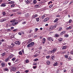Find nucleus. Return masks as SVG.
<instances>
[{
    "instance_id": "1",
    "label": "nucleus",
    "mask_w": 73,
    "mask_h": 73,
    "mask_svg": "<svg viewBox=\"0 0 73 73\" xmlns=\"http://www.w3.org/2000/svg\"><path fill=\"white\" fill-rule=\"evenodd\" d=\"M10 69L11 70L13 71V72H15V71H16V68L15 66H11L10 67Z\"/></svg>"
},
{
    "instance_id": "2",
    "label": "nucleus",
    "mask_w": 73,
    "mask_h": 73,
    "mask_svg": "<svg viewBox=\"0 0 73 73\" xmlns=\"http://www.w3.org/2000/svg\"><path fill=\"white\" fill-rule=\"evenodd\" d=\"M56 50H57V48H54L52 50L50 51V53H54Z\"/></svg>"
},
{
    "instance_id": "3",
    "label": "nucleus",
    "mask_w": 73,
    "mask_h": 73,
    "mask_svg": "<svg viewBox=\"0 0 73 73\" xmlns=\"http://www.w3.org/2000/svg\"><path fill=\"white\" fill-rule=\"evenodd\" d=\"M17 24H18V22H12L11 25L13 26H14V25H16Z\"/></svg>"
},
{
    "instance_id": "4",
    "label": "nucleus",
    "mask_w": 73,
    "mask_h": 73,
    "mask_svg": "<svg viewBox=\"0 0 73 73\" xmlns=\"http://www.w3.org/2000/svg\"><path fill=\"white\" fill-rule=\"evenodd\" d=\"M47 39L49 41H53V39L51 37H48L47 38Z\"/></svg>"
},
{
    "instance_id": "5",
    "label": "nucleus",
    "mask_w": 73,
    "mask_h": 73,
    "mask_svg": "<svg viewBox=\"0 0 73 73\" xmlns=\"http://www.w3.org/2000/svg\"><path fill=\"white\" fill-rule=\"evenodd\" d=\"M15 44H16V45H20V42L19 41H17L15 42Z\"/></svg>"
},
{
    "instance_id": "6",
    "label": "nucleus",
    "mask_w": 73,
    "mask_h": 73,
    "mask_svg": "<svg viewBox=\"0 0 73 73\" xmlns=\"http://www.w3.org/2000/svg\"><path fill=\"white\" fill-rule=\"evenodd\" d=\"M53 28L54 27L53 26H51L48 30L49 31H51L53 30Z\"/></svg>"
},
{
    "instance_id": "7",
    "label": "nucleus",
    "mask_w": 73,
    "mask_h": 73,
    "mask_svg": "<svg viewBox=\"0 0 73 73\" xmlns=\"http://www.w3.org/2000/svg\"><path fill=\"white\" fill-rule=\"evenodd\" d=\"M32 41V39H29L27 41L28 44H29V43H30V42H31Z\"/></svg>"
},
{
    "instance_id": "8",
    "label": "nucleus",
    "mask_w": 73,
    "mask_h": 73,
    "mask_svg": "<svg viewBox=\"0 0 73 73\" xmlns=\"http://www.w3.org/2000/svg\"><path fill=\"white\" fill-rule=\"evenodd\" d=\"M49 20V18H46L45 19L43 20L44 22H46V21H48Z\"/></svg>"
},
{
    "instance_id": "9",
    "label": "nucleus",
    "mask_w": 73,
    "mask_h": 73,
    "mask_svg": "<svg viewBox=\"0 0 73 73\" xmlns=\"http://www.w3.org/2000/svg\"><path fill=\"white\" fill-rule=\"evenodd\" d=\"M1 65L2 67H4L5 65V63L3 62L1 64Z\"/></svg>"
},
{
    "instance_id": "10",
    "label": "nucleus",
    "mask_w": 73,
    "mask_h": 73,
    "mask_svg": "<svg viewBox=\"0 0 73 73\" xmlns=\"http://www.w3.org/2000/svg\"><path fill=\"white\" fill-rule=\"evenodd\" d=\"M51 60L53 61V60H54V58H55L54 57V56H51Z\"/></svg>"
},
{
    "instance_id": "11",
    "label": "nucleus",
    "mask_w": 73,
    "mask_h": 73,
    "mask_svg": "<svg viewBox=\"0 0 73 73\" xmlns=\"http://www.w3.org/2000/svg\"><path fill=\"white\" fill-rule=\"evenodd\" d=\"M1 7H5L6 6V5L4 3H3L2 4L0 5Z\"/></svg>"
},
{
    "instance_id": "12",
    "label": "nucleus",
    "mask_w": 73,
    "mask_h": 73,
    "mask_svg": "<svg viewBox=\"0 0 73 73\" xmlns=\"http://www.w3.org/2000/svg\"><path fill=\"white\" fill-rule=\"evenodd\" d=\"M46 63L47 65H49L50 64V62L49 60H47L46 62Z\"/></svg>"
},
{
    "instance_id": "13",
    "label": "nucleus",
    "mask_w": 73,
    "mask_h": 73,
    "mask_svg": "<svg viewBox=\"0 0 73 73\" xmlns=\"http://www.w3.org/2000/svg\"><path fill=\"white\" fill-rule=\"evenodd\" d=\"M13 56H14V55L12 54L9 56V58H12V57H13Z\"/></svg>"
},
{
    "instance_id": "14",
    "label": "nucleus",
    "mask_w": 73,
    "mask_h": 73,
    "mask_svg": "<svg viewBox=\"0 0 73 73\" xmlns=\"http://www.w3.org/2000/svg\"><path fill=\"white\" fill-rule=\"evenodd\" d=\"M27 47H28V48H29V47H32V46L31 44L30 43V44H29L27 45Z\"/></svg>"
},
{
    "instance_id": "15",
    "label": "nucleus",
    "mask_w": 73,
    "mask_h": 73,
    "mask_svg": "<svg viewBox=\"0 0 73 73\" xmlns=\"http://www.w3.org/2000/svg\"><path fill=\"white\" fill-rule=\"evenodd\" d=\"M58 41L59 42H61V41H62V38H60L58 39Z\"/></svg>"
},
{
    "instance_id": "16",
    "label": "nucleus",
    "mask_w": 73,
    "mask_h": 73,
    "mask_svg": "<svg viewBox=\"0 0 73 73\" xmlns=\"http://www.w3.org/2000/svg\"><path fill=\"white\" fill-rule=\"evenodd\" d=\"M65 32H66L65 31H62L61 33L60 34L61 35H64V34L65 33Z\"/></svg>"
},
{
    "instance_id": "17",
    "label": "nucleus",
    "mask_w": 73,
    "mask_h": 73,
    "mask_svg": "<svg viewBox=\"0 0 73 73\" xmlns=\"http://www.w3.org/2000/svg\"><path fill=\"white\" fill-rule=\"evenodd\" d=\"M58 21V19L56 18L55 19V20L54 21V23H56V22H57Z\"/></svg>"
},
{
    "instance_id": "18",
    "label": "nucleus",
    "mask_w": 73,
    "mask_h": 73,
    "mask_svg": "<svg viewBox=\"0 0 73 73\" xmlns=\"http://www.w3.org/2000/svg\"><path fill=\"white\" fill-rule=\"evenodd\" d=\"M25 17H29V14L28 13H26L25 14Z\"/></svg>"
},
{
    "instance_id": "19",
    "label": "nucleus",
    "mask_w": 73,
    "mask_h": 73,
    "mask_svg": "<svg viewBox=\"0 0 73 73\" xmlns=\"http://www.w3.org/2000/svg\"><path fill=\"white\" fill-rule=\"evenodd\" d=\"M53 65V66H57V65H58V63L57 62H56Z\"/></svg>"
},
{
    "instance_id": "20",
    "label": "nucleus",
    "mask_w": 73,
    "mask_h": 73,
    "mask_svg": "<svg viewBox=\"0 0 73 73\" xmlns=\"http://www.w3.org/2000/svg\"><path fill=\"white\" fill-rule=\"evenodd\" d=\"M6 21V19H2L0 21L1 22H4V21Z\"/></svg>"
},
{
    "instance_id": "21",
    "label": "nucleus",
    "mask_w": 73,
    "mask_h": 73,
    "mask_svg": "<svg viewBox=\"0 0 73 73\" xmlns=\"http://www.w3.org/2000/svg\"><path fill=\"white\" fill-rule=\"evenodd\" d=\"M37 16H38V15L37 14L35 15L34 16H33V19H35L36 18Z\"/></svg>"
},
{
    "instance_id": "22",
    "label": "nucleus",
    "mask_w": 73,
    "mask_h": 73,
    "mask_svg": "<svg viewBox=\"0 0 73 73\" xmlns=\"http://www.w3.org/2000/svg\"><path fill=\"white\" fill-rule=\"evenodd\" d=\"M30 44H31L32 46H33V45H34L35 44V43H34L33 42H32L30 43Z\"/></svg>"
},
{
    "instance_id": "23",
    "label": "nucleus",
    "mask_w": 73,
    "mask_h": 73,
    "mask_svg": "<svg viewBox=\"0 0 73 73\" xmlns=\"http://www.w3.org/2000/svg\"><path fill=\"white\" fill-rule=\"evenodd\" d=\"M33 3L34 4H36V3H37V1L36 0H34Z\"/></svg>"
},
{
    "instance_id": "24",
    "label": "nucleus",
    "mask_w": 73,
    "mask_h": 73,
    "mask_svg": "<svg viewBox=\"0 0 73 73\" xmlns=\"http://www.w3.org/2000/svg\"><path fill=\"white\" fill-rule=\"evenodd\" d=\"M2 14L3 16H4L5 15H6V13H5V12L3 11V12H2Z\"/></svg>"
},
{
    "instance_id": "25",
    "label": "nucleus",
    "mask_w": 73,
    "mask_h": 73,
    "mask_svg": "<svg viewBox=\"0 0 73 73\" xmlns=\"http://www.w3.org/2000/svg\"><path fill=\"white\" fill-rule=\"evenodd\" d=\"M72 60V59H71V58H69L67 59V61H71V60Z\"/></svg>"
},
{
    "instance_id": "26",
    "label": "nucleus",
    "mask_w": 73,
    "mask_h": 73,
    "mask_svg": "<svg viewBox=\"0 0 73 73\" xmlns=\"http://www.w3.org/2000/svg\"><path fill=\"white\" fill-rule=\"evenodd\" d=\"M45 15H43V16H42L41 17V18L42 19H44V18H45Z\"/></svg>"
},
{
    "instance_id": "27",
    "label": "nucleus",
    "mask_w": 73,
    "mask_h": 73,
    "mask_svg": "<svg viewBox=\"0 0 73 73\" xmlns=\"http://www.w3.org/2000/svg\"><path fill=\"white\" fill-rule=\"evenodd\" d=\"M15 21H16V20L15 19H13L12 20L10 21V22H11V23H13V22H15Z\"/></svg>"
},
{
    "instance_id": "28",
    "label": "nucleus",
    "mask_w": 73,
    "mask_h": 73,
    "mask_svg": "<svg viewBox=\"0 0 73 73\" xmlns=\"http://www.w3.org/2000/svg\"><path fill=\"white\" fill-rule=\"evenodd\" d=\"M66 46H63L62 49H66Z\"/></svg>"
},
{
    "instance_id": "29",
    "label": "nucleus",
    "mask_w": 73,
    "mask_h": 73,
    "mask_svg": "<svg viewBox=\"0 0 73 73\" xmlns=\"http://www.w3.org/2000/svg\"><path fill=\"white\" fill-rule=\"evenodd\" d=\"M15 3L14 1H12L9 2V4H13V3Z\"/></svg>"
},
{
    "instance_id": "30",
    "label": "nucleus",
    "mask_w": 73,
    "mask_h": 73,
    "mask_svg": "<svg viewBox=\"0 0 73 73\" xmlns=\"http://www.w3.org/2000/svg\"><path fill=\"white\" fill-rule=\"evenodd\" d=\"M64 57H65L66 58H68V56L66 54L65 55Z\"/></svg>"
},
{
    "instance_id": "31",
    "label": "nucleus",
    "mask_w": 73,
    "mask_h": 73,
    "mask_svg": "<svg viewBox=\"0 0 73 73\" xmlns=\"http://www.w3.org/2000/svg\"><path fill=\"white\" fill-rule=\"evenodd\" d=\"M15 60H16V58H13L11 60L12 61H14Z\"/></svg>"
},
{
    "instance_id": "32",
    "label": "nucleus",
    "mask_w": 73,
    "mask_h": 73,
    "mask_svg": "<svg viewBox=\"0 0 73 73\" xmlns=\"http://www.w3.org/2000/svg\"><path fill=\"white\" fill-rule=\"evenodd\" d=\"M39 6L38 5H36L35 6V8H37L38 7V6Z\"/></svg>"
},
{
    "instance_id": "33",
    "label": "nucleus",
    "mask_w": 73,
    "mask_h": 73,
    "mask_svg": "<svg viewBox=\"0 0 73 73\" xmlns=\"http://www.w3.org/2000/svg\"><path fill=\"white\" fill-rule=\"evenodd\" d=\"M36 20L37 21H39V20H40V19L39 18H36Z\"/></svg>"
},
{
    "instance_id": "34",
    "label": "nucleus",
    "mask_w": 73,
    "mask_h": 73,
    "mask_svg": "<svg viewBox=\"0 0 73 73\" xmlns=\"http://www.w3.org/2000/svg\"><path fill=\"white\" fill-rule=\"evenodd\" d=\"M71 28H72V27H69L67 28L66 29L67 30H68V29H71Z\"/></svg>"
},
{
    "instance_id": "35",
    "label": "nucleus",
    "mask_w": 73,
    "mask_h": 73,
    "mask_svg": "<svg viewBox=\"0 0 73 73\" xmlns=\"http://www.w3.org/2000/svg\"><path fill=\"white\" fill-rule=\"evenodd\" d=\"M31 32H32V31H31V30H29V31H28V32H27V33H31Z\"/></svg>"
},
{
    "instance_id": "36",
    "label": "nucleus",
    "mask_w": 73,
    "mask_h": 73,
    "mask_svg": "<svg viewBox=\"0 0 73 73\" xmlns=\"http://www.w3.org/2000/svg\"><path fill=\"white\" fill-rule=\"evenodd\" d=\"M72 22V20L71 19H70L68 22L69 23H71Z\"/></svg>"
},
{
    "instance_id": "37",
    "label": "nucleus",
    "mask_w": 73,
    "mask_h": 73,
    "mask_svg": "<svg viewBox=\"0 0 73 73\" xmlns=\"http://www.w3.org/2000/svg\"><path fill=\"white\" fill-rule=\"evenodd\" d=\"M30 3L29 1L28 0H27L26 1V4H29Z\"/></svg>"
},
{
    "instance_id": "38",
    "label": "nucleus",
    "mask_w": 73,
    "mask_h": 73,
    "mask_svg": "<svg viewBox=\"0 0 73 73\" xmlns=\"http://www.w3.org/2000/svg\"><path fill=\"white\" fill-rule=\"evenodd\" d=\"M55 37H58V36H59V35L56 34L55 35Z\"/></svg>"
},
{
    "instance_id": "39",
    "label": "nucleus",
    "mask_w": 73,
    "mask_h": 73,
    "mask_svg": "<svg viewBox=\"0 0 73 73\" xmlns=\"http://www.w3.org/2000/svg\"><path fill=\"white\" fill-rule=\"evenodd\" d=\"M62 29V27L60 28L58 31H61Z\"/></svg>"
},
{
    "instance_id": "40",
    "label": "nucleus",
    "mask_w": 73,
    "mask_h": 73,
    "mask_svg": "<svg viewBox=\"0 0 73 73\" xmlns=\"http://www.w3.org/2000/svg\"><path fill=\"white\" fill-rule=\"evenodd\" d=\"M13 15H14V14H10L9 15L10 16H11V17H12V16H13Z\"/></svg>"
},
{
    "instance_id": "41",
    "label": "nucleus",
    "mask_w": 73,
    "mask_h": 73,
    "mask_svg": "<svg viewBox=\"0 0 73 73\" xmlns=\"http://www.w3.org/2000/svg\"><path fill=\"white\" fill-rule=\"evenodd\" d=\"M38 58L35 59L34 60V61H38Z\"/></svg>"
},
{
    "instance_id": "42",
    "label": "nucleus",
    "mask_w": 73,
    "mask_h": 73,
    "mask_svg": "<svg viewBox=\"0 0 73 73\" xmlns=\"http://www.w3.org/2000/svg\"><path fill=\"white\" fill-rule=\"evenodd\" d=\"M19 54H20V55H22V54H23V53L21 52V51L19 52Z\"/></svg>"
},
{
    "instance_id": "43",
    "label": "nucleus",
    "mask_w": 73,
    "mask_h": 73,
    "mask_svg": "<svg viewBox=\"0 0 73 73\" xmlns=\"http://www.w3.org/2000/svg\"><path fill=\"white\" fill-rule=\"evenodd\" d=\"M46 58H47V59H49V58H50V56H46Z\"/></svg>"
},
{
    "instance_id": "44",
    "label": "nucleus",
    "mask_w": 73,
    "mask_h": 73,
    "mask_svg": "<svg viewBox=\"0 0 73 73\" xmlns=\"http://www.w3.org/2000/svg\"><path fill=\"white\" fill-rule=\"evenodd\" d=\"M26 62L27 63H28V62H29V60H28V59L26 60Z\"/></svg>"
},
{
    "instance_id": "45",
    "label": "nucleus",
    "mask_w": 73,
    "mask_h": 73,
    "mask_svg": "<svg viewBox=\"0 0 73 73\" xmlns=\"http://www.w3.org/2000/svg\"><path fill=\"white\" fill-rule=\"evenodd\" d=\"M5 70L6 71H7L8 70H9V69L7 68H5Z\"/></svg>"
},
{
    "instance_id": "46",
    "label": "nucleus",
    "mask_w": 73,
    "mask_h": 73,
    "mask_svg": "<svg viewBox=\"0 0 73 73\" xmlns=\"http://www.w3.org/2000/svg\"><path fill=\"white\" fill-rule=\"evenodd\" d=\"M5 55V53L4 52L2 54V56H4V55Z\"/></svg>"
},
{
    "instance_id": "47",
    "label": "nucleus",
    "mask_w": 73,
    "mask_h": 73,
    "mask_svg": "<svg viewBox=\"0 0 73 73\" xmlns=\"http://www.w3.org/2000/svg\"><path fill=\"white\" fill-rule=\"evenodd\" d=\"M15 7V4H13L11 5V7Z\"/></svg>"
},
{
    "instance_id": "48",
    "label": "nucleus",
    "mask_w": 73,
    "mask_h": 73,
    "mask_svg": "<svg viewBox=\"0 0 73 73\" xmlns=\"http://www.w3.org/2000/svg\"><path fill=\"white\" fill-rule=\"evenodd\" d=\"M17 13L18 15H21V14L22 13L21 12H19Z\"/></svg>"
},
{
    "instance_id": "49",
    "label": "nucleus",
    "mask_w": 73,
    "mask_h": 73,
    "mask_svg": "<svg viewBox=\"0 0 73 73\" xmlns=\"http://www.w3.org/2000/svg\"><path fill=\"white\" fill-rule=\"evenodd\" d=\"M17 31V29H15L13 30V32H16V31Z\"/></svg>"
},
{
    "instance_id": "50",
    "label": "nucleus",
    "mask_w": 73,
    "mask_h": 73,
    "mask_svg": "<svg viewBox=\"0 0 73 73\" xmlns=\"http://www.w3.org/2000/svg\"><path fill=\"white\" fill-rule=\"evenodd\" d=\"M52 7H53V5H51L49 6V8H52Z\"/></svg>"
},
{
    "instance_id": "51",
    "label": "nucleus",
    "mask_w": 73,
    "mask_h": 73,
    "mask_svg": "<svg viewBox=\"0 0 73 73\" xmlns=\"http://www.w3.org/2000/svg\"><path fill=\"white\" fill-rule=\"evenodd\" d=\"M43 40H44V42H45V41H46V40L45 39V38H43Z\"/></svg>"
},
{
    "instance_id": "52",
    "label": "nucleus",
    "mask_w": 73,
    "mask_h": 73,
    "mask_svg": "<svg viewBox=\"0 0 73 73\" xmlns=\"http://www.w3.org/2000/svg\"><path fill=\"white\" fill-rule=\"evenodd\" d=\"M11 45L13 46H15V44L13 43H12L11 44Z\"/></svg>"
},
{
    "instance_id": "53",
    "label": "nucleus",
    "mask_w": 73,
    "mask_h": 73,
    "mask_svg": "<svg viewBox=\"0 0 73 73\" xmlns=\"http://www.w3.org/2000/svg\"><path fill=\"white\" fill-rule=\"evenodd\" d=\"M35 31H37L38 29L37 28H35Z\"/></svg>"
},
{
    "instance_id": "54",
    "label": "nucleus",
    "mask_w": 73,
    "mask_h": 73,
    "mask_svg": "<svg viewBox=\"0 0 73 73\" xmlns=\"http://www.w3.org/2000/svg\"><path fill=\"white\" fill-rule=\"evenodd\" d=\"M37 56H38V54H35V55H34V57H37Z\"/></svg>"
},
{
    "instance_id": "55",
    "label": "nucleus",
    "mask_w": 73,
    "mask_h": 73,
    "mask_svg": "<svg viewBox=\"0 0 73 73\" xmlns=\"http://www.w3.org/2000/svg\"><path fill=\"white\" fill-rule=\"evenodd\" d=\"M11 29H14V27H11Z\"/></svg>"
},
{
    "instance_id": "56",
    "label": "nucleus",
    "mask_w": 73,
    "mask_h": 73,
    "mask_svg": "<svg viewBox=\"0 0 73 73\" xmlns=\"http://www.w3.org/2000/svg\"><path fill=\"white\" fill-rule=\"evenodd\" d=\"M40 39H41L42 38H43V36H40Z\"/></svg>"
},
{
    "instance_id": "57",
    "label": "nucleus",
    "mask_w": 73,
    "mask_h": 73,
    "mask_svg": "<svg viewBox=\"0 0 73 73\" xmlns=\"http://www.w3.org/2000/svg\"><path fill=\"white\" fill-rule=\"evenodd\" d=\"M6 59H7V60L8 61V60H9V58H7Z\"/></svg>"
},
{
    "instance_id": "58",
    "label": "nucleus",
    "mask_w": 73,
    "mask_h": 73,
    "mask_svg": "<svg viewBox=\"0 0 73 73\" xmlns=\"http://www.w3.org/2000/svg\"><path fill=\"white\" fill-rule=\"evenodd\" d=\"M29 2L30 3H31V2H32V0H29Z\"/></svg>"
},
{
    "instance_id": "59",
    "label": "nucleus",
    "mask_w": 73,
    "mask_h": 73,
    "mask_svg": "<svg viewBox=\"0 0 73 73\" xmlns=\"http://www.w3.org/2000/svg\"><path fill=\"white\" fill-rule=\"evenodd\" d=\"M18 34L19 35H21V33H19Z\"/></svg>"
},
{
    "instance_id": "60",
    "label": "nucleus",
    "mask_w": 73,
    "mask_h": 73,
    "mask_svg": "<svg viewBox=\"0 0 73 73\" xmlns=\"http://www.w3.org/2000/svg\"><path fill=\"white\" fill-rule=\"evenodd\" d=\"M56 17H60V15H57L56 16Z\"/></svg>"
},
{
    "instance_id": "61",
    "label": "nucleus",
    "mask_w": 73,
    "mask_h": 73,
    "mask_svg": "<svg viewBox=\"0 0 73 73\" xmlns=\"http://www.w3.org/2000/svg\"><path fill=\"white\" fill-rule=\"evenodd\" d=\"M40 4H43V2H40Z\"/></svg>"
},
{
    "instance_id": "62",
    "label": "nucleus",
    "mask_w": 73,
    "mask_h": 73,
    "mask_svg": "<svg viewBox=\"0 0 73 73\" xmlns=\"http://www.w3.org/2000/svg\"><path fill=\"white\" fill-rule=\"evenodd\" d=\"M19 59H17L15 61V62H17V61H19Z\"/></svg>"
},
{
    "instance_id": "63",
    "label": "nucleus",
    "mask_w": 73,
    "mask_h": 73,
    "mask_svg": "<svg viewBox=\"0 0 73 73\" xmlns=\"http://www.w3.org/2000/svg\"><path fill=\"white\" fill-rule=\"evenodd\" d=\"M59 72V70H58L56 71V73H58Z\"/></svg>"
},
{
    "instance_id": "64",
    "label": "nucleus",
    "mask_w": 73,
    "mask_h": 73,
    "mask_svg": "<svg viewBox=\"0 0 73 73\" xmlns=\"http://www.w3.org/2000/svg\"><path fill=\"white\" fill-rule=\"evenodd\" d=\"M71 54H73V51H71L70 52Z\"/></svg>"
}]
</instances>
